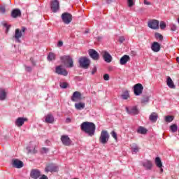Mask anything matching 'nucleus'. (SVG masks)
<instances>
[{"instance_id":"1","label":"nucleus","mask_w":179,"mask_h":179,"mask_svg":"<svg viewBox=\"0 0 179 179\" xmlns=\"http://www.w3.org/2000/svg\"><path fill=\"white\" fill-rule=\"evenodd\" d=\"M81 131L87 134L89 136H93L96 132V124L93 122H84L80 125Z\"/></svg>"},{"instance_id":"2","label":"nucleus","mask_w":179,"mask_h":179,"mask_svg":"<svg viewBox=\"0 0 179 179\" xmlns=\"http://www.w3.org/2000/svg\"><path fill=\"white\" fill-rule=\"evenodd\" d=\"M78 62L80 68H83V69H87L89 66H90V59L86 57H80Z\"/></svg>"},{"instance_id":"3","label":"nucleus","mask_w":179,"mask_h":179,"mask_svg":"<svg viewBox=\"0 0 179 179\" xmlns=\"http://www.w3.org/2000/svg\"><path fill=\"white\" fill-rule=\"evenodd\" d=\"M109 139H110V134H108V131L106 130H103L101 132V136L99 137L100 143H102V145H106V143L108 142Z\"/></svg>"},{"instance_id":"4","label":"nucleus","mask_w":179,"mask_h":179,"mask_svg":"<svg viewBox=\"0 0 179 179\" xmlns=\"http://www.w3.org/2000/svg\"><path fill=\"white\" fill-rule=\"evenodd\" d=\"M61 61L67 68H73V59L70 56H63L60 57Z\"/></svg>"},{"instance_id":"5","label":"nucleus","mask_w":179,"mask_h":179,"mask_svg":"<svg viewBox=\"0 0 179 179\" xmlns=\"http://www.w3.org/2000/svg\"><path fill=\"white\" fill-rule=\"evenodd\" d=\"M62 20L64 24H69L72 22V15L69 13H64L62 15Z\"/></svg>"},{"instance_id":"6","label":"nucleus","mask_w":179,"mask_h":179,"mask_svg":"<svg viewBox=\"0 0 179 179\" xmlns=\"http://www.w3.org/2000/svg\"><path fill=\"white\" fill-rule=\"evenodd\" d=\"M134 92L135 96H141V94H142V92H143V85H142V84L141 83L134 85Z\"/></svg>"},{"instance_id":"7","label":"nucleus","mask_w":179,"mask_h":179,"mask_svg":"<svg viewBox=\"0 0 179 179\" xmlns=\"http://www.w3.org/2000/svg\"><path fill=\"white\" fill-rule=\"evenodd\" d=\"M101 55H102L103 60L105 62H107L108 64H110L111 61H113V57L107 50H103L101 52Z\"/></svg>"},{"instance_id":"8","label":"nucleus","mask_w":179,"mask_h":179,"mask_svg":"<svg viewBox=\"0 0 179 179\" xmlns=\"http://www.w3.org/2000/svg\"><path fill=\"white\" fill-rule=\"evenodd\" d=\"M71 101L74 103H78L82 100V94L80 92L76 91L73 93V95L71 98Z\"/></svg>"},{"instance_id":"9","label":"nucleus","mask_w":179,"mask_h":179,"mask_svg":"<svg viewBox=\"0 0 179 179\" xmlns=\"http://www.w3.org/2000/svg\"><path fill=\"white\" fill-rule=\"evenodd\" d=\"M28 153H31L32 155H36L37 153V145L33 143H30L29 145L26 148Z\"/></svg>"},{"instance_id":"10","label":"nucleus","mask_w":179,"mask_h":179,"mask_svg":"<svg viewBox=\"0 0 179 179\" xmlns=\"http://www.w3.org/2000/svg\"><path fill=\"white\" fill-rule=\"evenodd\" d=\"M45 171H46V173H48V172L55 173L58 171V166H57V165L54 164H49L45 168Z\"/></svg>"},{"instance_id":"11","label":"nucleus","mask_w":179,"mask_h":179,"mask_svg":"<svg viewBox=\"0 0 179 179\" xmlns=\"http://www.w3.org/2000/svg\"><path fill=\"white\" fill-rule=\"evenodd\" d=\"M12 38L15 41V43H22V41H20V38H22V31L19 29H16L15 35Z\"/></svg>"},{"instance_id":"12","label":"nucleus","mask_w":179,"mask_h":179,"mask_svg":"<svg viewBox=\"0 0 179 179\" xmlns=\"http://www.w3.org/2000/svg\"><path fill=\"white\" fill-rule=\"evenodd\" d=\"M88 53L90 57H91L94 61H99L100 55H99V52H97V51H96L94 49L89 50Z\"/></svg>"},{"instance_id":"13","label":"nucleus","mask_w":179,"mask_h":179,"mask_svg":"<svg viewBox=\"0 0 179 179\" xmlns=\"http://www.w3.org/2000/svg\"><path fill=\"white\" fill-rule=\"evenodd\" d=\"M30 177L33 179H38L41 177V171L38 169H32L30 173Z\"/></svg>"},{"instance_id":"14","label":"nucleus","mask_w":179,"mask_h":179,"mask_svg":"<svg viewBox=\"0 0 179 179\" xmlns=\"http://www.w3.org/2000/svg\"><path fill=\"white\" fill-rule=\"evenodd\" d=\"M55 72L57 75L68 76V71L66 69H62V66H57L55 69Z\"/></svg>"},{"instance_id":"15","label":"nucleus","mask_w":179,"mask_h":179,"mask_svg":"<svg viewBox=\"0 0 179 179\" xmlns=\"http://www.w3.org/2000/svg\"><path fill=\"white\" fill-rule=\"evenodd\" d=\"M126 112L127 114H132L133 115H136L139 114V110L136 106H132L131 108H128L127 106L125 108Z\"/></svg>"},{"instance_id":"16","label":"nucleus","mask_w":179,"mask_h":179,"mask_svg":"<svg viewBox=\"0 0 179 179\" xmlns=\"http://www.w3.org/2000/svg\"><path fill=\"white\" fill-rule=\"evenodd\" d=\"M148 27L152 30H157L159 29V20H152L148 22Z\"/></svg>"},{"instance_id":"17","label":"nucleus","mask_w":179,"mask_h":179,"mask_svg":"<svg viewBox=\"0 0 179 179\" xmlns=\"http://www.w3.org/2000/svg\"><path fill=\"white\" fill-rule=\"evenodd\" d=\"M12 165L15 169H22L23 167V162L18 159H14L12 161Z\"/></svg>"},{"instance_id":"18","label":"nucleus","mask_w":179,"mask_h":179,"mask_svg":"<svg viewBox=\"0 0 179 179\" xmlns=\"http://www.w3.org/2000/svg\"><path fill=\"white\" fill-rule=\"evenodd\" d=\"M61 141H62L63 145H64V146L71 145V138H69V137L68 136H66V135L62 136Z\"/></svg>"},{"instance_id":"19","label":"nucleus","mask_w":179,"mask_h":179,"mask_svg":"<svg viewBox=\"0 0 179 179\" xmlns=\"http://www.w3.org/2000/svg\"><path fill=\"white\" fill-rule=\"evenodd\" d=\"M142 166L145 169V170H152L153 164L152 163V161L146 159L142 163Z\"/></svg>"},{"instance_id":"20","label":"nucleus","mask_w":179,"mask_h":179,"mask_svg":"<svg viewBox=\"0 0 179 179\" xmlns=\"http://www.w3.org/2000/svg\"><path fill=\"white\" fill-rule=\"evenodd\" d=\"M51 9L54 13L59 9V2H58V0H52Z\"/></svg>"},{"instance_id":"21","label":"nucleus","mask_w":179,"mask_h":179,"mask_svg":"<svg viewBox=\"0 0 179 179\" xmlns=\"http://www.w3.org/2000/svg\"><path fill=\"white\" fill-rule=\"evenodd\" d=\"M11 16L14 19H16V17H20V16H22V11H20V9L19 8L13 9L11 12Z\"/></svg>"},{"instance_id":"22","label":"nucleus","mask_w":179,"mask_h":179,"mask_svg":"<svg viewBox=\"0 0 179 179\" xmlns=\"http://www.w3.org/2000/svg\"><path fill=\"white\" fill-rule=\"evenodd\" d=\"M74 107L76 108V110H83L85 109V107H86V103H85V102H78V103H76L74 104Z\"/></svg>"},{"instance_id":"23","label":"nucleus","mask_w":179,"mask_h":179,"mask_svg":"<svg viewBox=\"0 0 179 179\" xmlns=\"http://www.w3.org/2000/svg\"><path fill=\"white\" fill-rule=\"evenodd\" d=\"M151 49L154 52H159L160 51V44L157 42H154L151 46Z\"/></svg>"},{"instance_id":"24","label":"nucleus","mask_w":179,"mask_h":179,"mask_svg":"<svg viewBox=\"0 0 179 179\" xmlns=\"http://www.w3.org/2000/svg\"><path fill=\"white\" fill-rule=\"evenodd\" d=\"M159 118V115L157 113H152L149 116V120L151 122H156Z\"/></svg>"},{"instance_id":"25","label":"nucleus","mask_w":179,"mask_h":179,"mask_svg":"<svg viewBox=\"0 0 179 179\" xmlns=\"http://www.w3.org/2000/svg\"><path fill=\"white\" fill-rule=\"evenodd\" d=\"M131 58L129 55H124L123 57L120 58V65H125L128 61H129Z\"/></svg>"},{"instance_id":"26","label":"nucleus","mask_w":179,"mask_h":179,"mask_svg":"<svg viewBox=\"0 0 179 179\" xmlns=\"http://www.w3.org/2000/svg\"><path fill=\"white\" fill-rule=\"evenodd\" d=\"M166 84L167 86H169V87H170L171 89H176V85H174V83H173V80H171V78H167Z\"/></svg>"},{"instance_id":"27","label":"nucleus","mask_w":179,"mask_h":179,"mask_svg":"<svg viewBox=\"0 0 179 179\" xmlns=\"http://www.w3.org/2000/svg\"><path fill=\"white\" fill-rule=\"evenodd\" d=\"M45 122H47V124H52V122H54V116L51 114H48L45 117Z\"/></svg>"},{"instance_id":"28","label":"nucleus","mask_w":179,"mask_h":179,"mask_svg":"<svg viewBox=\"0 0 179 179\" xmlns=\"http://www.w3.org/2000/svg\"><path fill=\"white\" fill-rule=\"evenodd\" d=\"M155 164L157 167H159V169H162L163 167V164L162 163V159L159 157H157L155 158Z\"/></svg>"},{"instance_id":"29","label":"nucleus","mask_w":179,"mask_h":179,"mask_svg":"<svg viewBox=\"0 0 179 179\" xmlns=\"http://www.w3.org/2000/svg\"><path fill=\"white\" fill-rule=\"evenodd\" d=\"M6 99V92L5 90H0V100L3 101Z\"/></svg>"},{"instance_id":"30","label":"nucleus","mask_w":179,"mask_h":179,"mask_svg":"<svg viewBox=\"0 0 179 179\" xmlns=\"http://www.w3.org/2000/svg\"><path fill=\"white\" fill-rule=\"evenodd\" d=\"M138 134H141L142 135H146L148 133V129H145V127H140L137 131Z\"/></svg>"},{"instance_id":"31","label":"nucleus","mask_w":179,"mask_h":179,"mask_svg":"<svg viewBox=\"0 0 179 179\" xmlns=\"http://www.w3.org/2000/svg\"><path fill=\"white\" fill-rule=\"evenodd\" d=\"M122 99H123V100H128V99H129V92L128 90L123 92L122 94Z\"/></svg>"},{"instance_id":"32","label":"nucleus","mask_w":179,"mask_h":179,"mask_svg":"<svg viewBox=\"0 0 179 179\" xmlns=\"http://www.w3.org/2000/svg\"><path fill=\"white\" fill-rule=\"evenodd\" d=\"M2 26L6 28V33H8L9 31V29H10V25L8 24V22L6 21H3L1 22Z\"/></svg>"},{"instance_id":"33","label":"nucleus","mask_w":179,"mask_h":179,"mask_svg":"<svg viewBox=\"0 0 179 179\" xmlns=\"http://www.w3.org/2000/svg\"><path fill=\"white\" fill-rule=\"evenodd\" d=\"M15 124L17 127H22L23 125V117H18L16 120Z\"/></svg>"},{"instance_id":"34","label":"nucleus","mask_w":179,"mask_h":179,"mask_svg":"<svg viewBox=\"0 0 179 179\" xmlns=\"http://www.w3.org/2000/svg\"><path fill=\"white\" fill-rule=\"evenodd\" d=\"M178 130V126H177V124H174L170 126L171 132L174 133Z\"/></svg>"},{"instance_id":"35","label":"nucleus","mask_w":179,"mask_h":179,"mask_svg":"<svg viewBox=\"0 0 179 179\" xmlns=\"http://www.w3.org/2000/svg\"><path fill=\"white\" fill-rule=\"evenodd\" d=\"M131 151L134 153H137V152H139V147L136 145V144H132L131 145Z\"/></svg>"},{"instance_id":"36","label":"nucleus","mask_w":179,"mask_h":179,"mask_svg":"<svg viewBox=\"0 0 179 179\" xmlns=\"http://www.w3.org/2000/svg\"><path fill=\"white\" fill-rule=\"evenodd\" d=\"M174 120V116L172 115H167L165 117V122H171Z\"/></svg>"},{"instance_id":"37","label":"nucleus","mask_w":179,"mask_h":179,"mask_svg":"<svg viewBox=\"0 0 179 179\" xmlns=\"http://www.w3.org/2000/svg\"><path fill=\"white\" fill-rule=\"evenodd\" d=\"M48 61H54L55 59V54L50 52L48 55Z\"/></svg>"},{"instance_id":"38","label":"nucleus","mask_w":179,"mask_h":179,"mask_svg":"<svg viewBox=\"0 0 179 179\" xmlns=\"http://www.w3.org/2000/svg\"><path fill=\"white\" fill-rule=\"evenodd\" d=\"M129 8H132L135 5V0H127Z\"/></svg>"},{"instance_id":"39","label":"nucleus","mask_w":179,"mask_h":179,"mask_svg":"<svg viewBox=\"0 0 179 179\" xmlns=\"http://www.w3.org/2000/svg\"><path fill=\"white\" fill-rule=\"evenodd\" d=\"M155 38H159L160 41H163V35L160 34L159 33L155 34Z\"/></svg>"},{"instance_id":"40","label":"nucleus","mask_w":179,"mask_h":179,"mask_svg":"<svg viewBox=\"0 0 179 179\" xmlns=\"http://www.w3.org/2000/svg\"><path fill=\"white\" fill-rule=\"evenodd\" d=\"M110 135L113 136V138H115V141H117L118 139V137L117 136V133L115 131H113L110 133Z\"/></svg>"},{"instance_id":"41","label":"nucleus","mask_w":179,"mask_h":179,"mask_svg":"<svg viewBox=\"0 0 179 179\" xmlns=\"http://www.w3.org/2000/svg\"><path fill=\"white\" fill-rule=\"evenodd\" d=\"M60 87H62V89H66L68 87V84L66 83H61Z\"/></svg>"},{"instance_id":"42","label":"nucleus","mask_w":179,"mask_h":179,"mask_svg":"<svg viewBox=\"0 0 179 179\" xmlns=\"http://www.w3.org/2000/svg\"><path fill=\"white\" fill-rule=\"evenodd\" d=\"M159 27L160 29H162V30H163L164 29H166V22H161L160 24H159Z\"/></svg>"},{"instance_id":"43","label":"nucleus","mask_w":179,"mask_h":179,"mask_svg":"<svg viewBox=\"0 0 179 179\" xmlns=\"http://www.w3.org/2000/svg\"><path fill=\"white\" fill-rule=\"evenodd\" d=\"M148 101H149V96H143L141 103H148Z\"/></svg>"},{"instance_id":"44","label":"nucleus","mask_w":179,"mask_h":179,"mask_svg":"<svg viewBox=\"0 0 179 179\" xmlns=\"http://www.w3.org/2000/svg\"><path fill=\"white\" fill-rule=\"evenodd\" d=\"M6 12V9L5 7H0V13H2L3 15Z\"/></svg>"},{"instance_id":"45","label":"nucleus","mask_w":179,"mask_h":179,"mask_svg":"<svg viewBox=\"0 0 179 179\" xmlns=\"http://www.w3.org/2000/svg\"><path fill=\"white\" fill-rule=\"evenodd\" d=\"M48 151H49V150H48V148H43L41 149V152H42V153H48Z\"/></svg>"},{"instance_id":"46","label":"nucleus","mask_w":179,"mask_h":179,"mask_svg":"<svg viewBox=\"0 0 179 179\" xmlns=\"http://www.w3.org/2000/svg\"><path fill=\"white\" fill-rule=\"evenodd\" d=\"M103 79H104L105 80H110V76H109L108 74H105V75L103 76Z\"/></svg>"},{"instance_id":"47","label":"nucleus","mask_w":179,"mask_h":179,"mask_svg":"<svg viewBox=\"0 0 179 179\" xmlns=\"http://www.w3.org/2000/svg\"><path fill=\"white\" fill-rule=\"evenodd\" d=\"M30 61L34 66H36V61H34V58L31 57Z\"/></svg>"},{"instance_id":"48","label":"nucleus","mask_w":179,"mask_h":179,"mask_svg":"<svg viewBox=\"0 0 179 179\" xmlns=\"http://www.w3.org/2000/svg\"><path fill=\"white\" fill-rule=\"evenodd\" d=\"M25 71H27V72H31L32 69L30 66H25Z\"/></svg>"},{"instance_id":"49","label":"nucleus","mask_w":179,"mask_h":179,"mask_svg":"<svg viewBox=\"0 0 179 179\" xmlns=\"http://www.w3.org/2000/svg\"><path fill=\"white\" fill-rule=\"evenodd\" d=\"M119 41H120V43H124V41H125V38L123 36H121L119 38Z\"/></svg>"},{"instance_id":"50","label":"nucleus","mask_w":179,"mask_h":179,"mask_svg":"<svg viewBox=\"0 0 179 179\" xmlns=\"http://www.w3.org/2000/svg\"><path fill=\"white\" fill-rule=\"evenodd\" d=\"M58 47H62L64 45V42L59 41L57 44Z\"/></svg>"},{"instance_id":"51","label":"nucleus","mask_w":179,"mask_h":179,"mask_svg":"<svg viewBox=\"0 0 179 179\" xmlns=\"http://www.w3.org/2000/svg\"><path fill=\"white\" fill-rule=\"evenodd\" d=\"M96 72H97V69H96V67H94V68L92 69V75H94V73H96Z\"/></svg>"},{"instance_id":"52","label":"nucleus","mask_w":179,"mask_h":179,"mask_svg":"<svg viewBox=\"0 0 179 179\" xmlns=\"http://www.w3.org/2000/svg\"><path fill=\"white\" fill-rule=\"evenodd\" d=\"M144 3H145V5H150V2H149L146 0H144Z\"/></svg>"},{"instance_id":"53","label":"nucleus","mask_w":179,"mask_h":179,"mask_svg":"<svg viewBox=\"0 0 179 179\" xmlns=\"http://www.w3.org/2000/svg\"><path fill=\"white\" fill-rule=\"evenodd\" d=\"M66 122H67V123L71 122V118L67 117V118L66 119Z\"/></svg>"},{"instance_id":"54","label":"nucleus","mask_w":179,"mask_h":179,"mask_svg":"<svg viewBox=\"0 0 179 179\" xmlns=\"http://www.w3.org/2000/svg\"><path fill=\"white\" fill-rule=\"evenodd\" d=\"M40 179H48L45 175H43Z\"/></svg>"},{"instance_id":"55","label":"nucleus","mask_w":179,"mask_h":179,"mask_svg":"<svg viewBox=\"0 0 179 179\" xmlns=\"http://www.w3.org/2000/svg\"><path fill=\"white\" fill-rule=\"evenodd\" d=\"M107 3H111L113 2V0H106Z\"/></svg>"},{"instance_id":"56","label":"nucleus","mask_w":179,"mask_h":179,"mask_svg":"<svg viewBox=\"0 0 179 179\" xmlns=\"http://www.w3.org/2000/svg\"><path fill=\"white\" fill-rule=\"evenodd\" d=\"M171 30H172V31H176V27L173 26V27L171 28Z\"/></svg>"},{"instance_id":"57","label":"nucleus","mask_w":179,"mask_h":179,"mask_svg":"<svg viewBox=\"0 0 179 179\" xmlns=\"http://www.w3.org/2000/svg\"><path fill=\"white\" fill-rule=\"evenodd\" d=\"M27 121V118L24 117V118H23V122H26Z\"/></svg>"},{"instance_id":"58","label":"nucleus","mask_w":179,"mask_h":179,"mask_svg":"<svg viewBox=\"0 0 179 179\" xmlns=\"http://www.w3.org/2000/svg\"><path fill=\"white\" fill-rule=\"evenodd\" d=\"M15 3H19V2H20V0H14Z\"/></svg>"},{"instance_id":"59","label":"nucleus","mask_w":179,"mask_h":179,"mask_svg":"<svg viewBox=\"0 0 179 179\" xmlns=\"http://www.w3.org/2000/svg\"><path fill=\"white\" fill-rule=\"evenodd\" d=\"M160 169H160L161 173H163V169L162 168H160Z\"/></svg>"},{"instance_id":"60","label":"nucleus","mask_w":179,"mask_h":179,"mask_svg":"<svg viewBox=\"0 0 179 179\" xmlns=\"http://www.w3.org/2000/svg\"><path fill=\"white\" fill-rule=\"evenodd\" d=\"M101 38L98 37V41H100Z\"/></svg>"},{"instance_id":"61","label":"nucleus","mask_w":179,"mask_h":179,"mask_svg":"<svg viewBox=\"0 0 179 179\" xmlns=\"http://www.w3.org/2000/svg\"><path fill=\"white\" fill-rule=\"evenodd\" d=\"M25 30H26V28H23V31H25Z\"/></svg>"},{"instance_id":"62","label":"nucleus","mask_w":179,"mask_h":179,"mask_svg":"<svg viewBox=\"0 0 179 179\" xmlns=\"http://www.w3.org/2000/svg\"><path fill=\"white\" fill-rule=\"evenodd\" d=\"M8 3H10V0H8Z\"/></svg>"},{"instance_id":"63","label":"nucleus","mask_w":179,"mask_h":179,"mask_svg":"<svg viewBox=\"0 0 179 179\" xmlns=\"http://www.w3.org/2000/svg\"><path fill=\"white\" fill-rule=\"evenodd\" d=\"M6 8H8V6H6Z\"/></svg>"},{"instance_id":"64","label":"nucleus","mask_w":179,"mask_h":179,"mask_svg":"<svg viewBox=\"0 0 179 179\" xmlns=\"http://www.w3.org/2000/svg\"><path fill=\"white\" fill-rule=\"evenodd\" d=\"M178 96H179V94H178Z\"/></svg>"}]
</instances>
